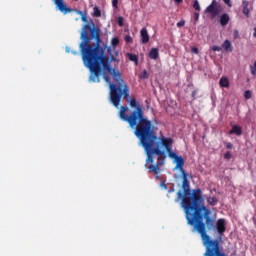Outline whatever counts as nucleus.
<instances>
[{"instance_id":"23","label":"nucleus","mask_w":256,"mask_h":256,"mask_svg":"<svg viewBox=\"0 0 256 256\" xmlns=\"http://www.w3.org/2000/svg\"><path fill=\"white\" fill-rule=\"evenodd\" d=\"M193 9H195V11H201V5H199V0L194 1Z\"/></svg>"},{"instance_id":"12","label":"nucleus","mask_w":256,"mask_h":256,"mask_svg":"<svg viewBox=\"0 0 256 256\" xmlns=\"http://www.w3.org/2000/svg\"><path fill=\"white\" fill-rule=\"evenodd\" d=\"M242 13L245 17L249 18V1H242Z\"/></svg>"},{"instance_id":"20","label":"nucleus","mask_w":256,"mask_h":256,"mask_svg":"<svg viewBox=\"0 0 256 256\" xmlns=\"http://www.w3.org/2000/svg\"><path fill=\"white\" fill-rule=\"evenodd\" d=\"M104 81H106V83H108L109 85V89H111V85H117V81H115V83H111V77L110 76H107V75H104Z\"/></svg>"},{"instance_id":"15","label":"nucleus","mask_w":256,"mask_h":256,"mask_svg":"<svg viewBox=\"0 0 256 256\" xmlns=\"http://www.w3.org/2000/svg\"><path fill=\"white\" fill-rule=\"evenodd\" d=\"M107 51L110 54L111 61L119 63V60L117 59V55H119V52L115 51L114 53H111V47H108Z\"/></svg>"},{"instance_id":"22","label":"nucleus","mask_w":256,"mask_h":256,"mask_svg":"<svg viewBox=\"0 0 256 256\" xmlns=\"http://www.w3.org/2000/svg\"><path fill=\"white\" fill-rule=\"evenodd\" d=\"M250 72L253 77H256V61L253 63V65H250Z\"/></svg>"},{"instance_id":"28","label":"nucleus","mask_w":256,"mask_h":256,"mask_svg":"<svg viewBox=\"0 0 256 256\" xmlns=\"http://www.w3.org/2000/svg\"><path fill=\"white\" fill-rule=\"evenodd\" d=\"M119 5V0H112V7H114V9H118Z\"/></svg>"},{"instance_id":"11","label":"nucleus","mask_w":256,"mask_h":256,"mask_svg":"<svg viewBox=\"0 0 256 256\" xmlns=\"http://www.w3.org/2000/svg\"><path fill=\"white\" fill-rule=\"evenodd\" d=\"M231 18H229V14L224 13L220 16V25H222V27H227V25H229V21Z\"/></svg>"},{"instance_id":"39","label":"nucleus","mask_w":256,"mask_h":256,"mask_svg":"<svg viewBox=\"0 0 256 256\" xmlns=\"http://www.w3.org/2000/svg\"><path fill=\"white\" fill-rule=\"evenodd\" d=\"M175 192V188H171L169 191H168V193H174Z\"/></svg>"},{"instance_id":"3","label":"nucleus","mask_w":256,"mask_h":256,"mask_svg":"<svg viewBox=\"0 0 256 256\" xmlns=\"http://www.w3.org/2000/svg\"><path fill=\"white\" fill-rule=\"evenodd\" d=\"M139 141L147 155L146 163H150L148 166V173H154V175H156L155 179H159V173H161L160 167L165 165L167 153L168 157L174 159V161L179 157L177 153L173 152V139L157 137L155 129L151 130ZM163 147L166 149V152L165 150H162Z\"/></svg>"},{"instance_id":"35","label":"nucleus","mask_w":256,"mask_h":256,"mask_svg":"<svg viewBox=\"0 0 256 256\" xmlns=\"http://www.w3.org/2000/svg\"><path fill=\"white\" fill-rule=\"evenodd\" d=\"M226 149H233V145L231 144V142H228L226 144Z\"/></svg>"},{"instance_id":"10","label":"nucleus","mask_w":256,"mask_h":256,"mask_svg":"<svg viewBox=\"0 0 256 256\" xmlns=\"http://www.w3.org/2000/svg\"><path fill=\"white\" fill-rule=\"evenodd\" d=\"M230 135H237L238 137L243 135V129L239 125L232 126V129L229 131Z\"/></svg>"},{"instance_id":"6","label":"nucleus","mask_w":256,"mask_h":256,"mask_svg":"<svg viewBox=\"0 0 256 256\" xmlns=\"http://www.w3.org/2000/svg\"><path fill=\"white\" fill-rule=\"evenodd\" d=\"M205 13L212 14V17H217L221 13V5L217 0H213L212 3L206 8Z\"/></svg>"},{"instance_id":"41","label":"nucleus","mask_w":256,"mask_h":256,"mask_svg":"<svg viewBox=\"0 0 256 256\" xmlns=\"http://www.w3.org/2000/svg\"><path fill=\"white\" fill-rule=\"evenodd\" d=\"M72 55H79V52H77V51H72Z\"/></svg>"},{"instance_id":"2","label":"nucleus","mask_w":256,"mask_h":256,"mask_svg":"<svg viewBox=\"0 0 256 256\" xmlns=\"http://www.w3.org/2000/svg\"><path fill=\"white\" fill-rule=\"evenodd\" d=\"M182 175V189L177 192L175 203L181 201V207L184 209L186 220L188 225L194 227V231H197L199 235H202V239L205 244L217 247V241H209V236L205 233V225L208 229H213L215 226V219L210 218L211 210H209L203 203V194L200 188L194 189L191 192V185L189 183L188 175L186 172L181 173Z\"/></svg>"},{"instance_id":"31","label":"nucleus","mask_w":256,"mask_h":256,"mask_svg":"<svg viewBox=\"0 0 256 256\" xmlns=\"http://www.w3.org/2000/svg\"><path fill=\"white\" fill-rule=\"evenodd\" d=\"M212 51H221V47H219V46H212Z\"/></svg>"},{"instance_id":"43","label":"nucleus","mask_w":256,"mask_h":256,"mask_svg":"<svg viewBox=\"0 0 256 256\" xmlns=\"http://www.w3.org/2000/svg\"><path fill=\"white\" fill-rule=\"evenodd\" d=\"M252 221H253L254 225H256V218L255 217L252 218Z\"/></svg>"},{"instance_id":"26","label":"nucleus","mask_w":256,"mask_h":256,"mask_svg":"<svg viewBox=\"0 0 256 256\" xmlns=\"http://www.w3.org/2000/svg\"><path fill=\"white\" fill-rule=\"evenodd\" d=\"M124 18L123 17H118V19H117V23H118V25H119V27H123V25H125V23H124Z\"/></svg>"},{"instance_id":"8","label":"nucleus","mask_w":256,"mask_h":256,"mask_svg":"<svg viewBox=\"0 0 256 256\" xmlns=\"http://www.w3.org/2000/svg\"><path fill=\"white\" fill-rule=\"evenodd\" d=\"M176 166L175 169H178L180 173H185V160L183 159V156H178L175 160Z\"/></svg>"},{"instance_id":"27","label":"nucleus","mask_w":256,"mask_h":256,"mask_svg":"<svg viewBox=\"0 0 256 256\" xmlns=\"http://www.w3.org/2000/svg\"><path fill=\"white\" fill-rule=\"evenodd\" d=\"M125 43H133V38L130 35L124 37Z\"/></svg>"},{"instance_id":"37","label":"nucleus","mask_w":256,"mask_h":256,"mask_svg":"<svg viewBox=\"0 0 256 256\" xmlns=\"http://www.w3.org/2000/svg\"><path fill=\"white\" fill-rule=\"evenodd\" d=\"M196 96H197V90H193V92H192V98H193V99H196Z\"/></svg>"},{"instance_id":"4","label":"nucleus","mask_w":256,"mask_h":256,"mask_svg":"<svg viewBox=\"0 0 256 256\" xmlns=\"http://www.w3.org/2000/svg\"><path fill=\"white\" fill-rule=\"evenodd\" d=\"M77 13L78 15H81V21L87 23L82 26L80 34V39L82 41L80 42L79 47L83 63L85 67L91 71L89 57H92L96 51L100 53L102 52L103 57L108 56L105 55V48L101 46V28L95 25L93 19L89 18V20H87V13L83 11H78Z\"/></svg>"},{"instance_id":"1","label":"nucleus","mask_w":256,"mask_h":256,"mask_svg":"<svg viewBox=\"0 0 256 256\" xmlns=\"http://www.w3.org/2000/svg\"><path fill=\"white\" fill-rule=\"evenodd\" d=\"M88 65L90 67L91 74L89 80L91 83H99V77H101L103 69L112 75L113 80L118 83L110 85V103L116 109H119L121 99H125L130 107L134 109L127 114L129 107L121 106L119 117L122 121L128 123L131 129H135L134 134L137 139L141 140L145 135L151 133L155 129V126L145 117V112H143V108L137 99L135 97L129 98V85L121 79V72L119 70L111 68L109 57L103 56V52L97 50L92 56H88Z\"/></svg>"},{"instance_id":"30","label":"nucleus","mask_w":256,"mask_h":256,"mask_svg":"<svg viewBox=\"0 0 256 256\" xmlns=\"http://www.w3.org/2000/svg\"><path fill=\"white\" fill-rule=\"evenodd\" d=\"M176 25H177V27H185V20H181Z\"/></svg>"},{"instance_id":"19","label":"nucleus","mask_w":256,"mask_h":256,"mask_svg":"<svg viewBox=\"0 0 256 256\" xmlns=\"http://www.w3.org/2000/svg\"><path fill=\"white\" fill-rule=\"evenodd\" d=\"M92 17H101V9L99 7L95 6L93 8Z\"/></svg>"},{"instance_id":"25","label":"nucleus","mask_w":256,"mask_h":256,"mask_svg":"<svg viewBox=\"0 0 256 256\" xmlns=\"http://www.w3.org/2000/svg\"><path fill=\"white\" fill-rule=\"evenodd\" d=\"M251 97H252L251 90H246V91L244 92V98L247 99V100H249V99H251Z\"/></svg>"},{"instance_id":"9","label":"nucleus","mask_w":256,"mask_h":256,"mask_svg":"<svg viewBox=\"0 0 256 256\" xmlns=\"http://www.w3.org/2000/svg\"><path fill=\"white\" fill-rule=\"evenodd\" d=\"M140 37H141V43H143V45H146V43L149 41V32L147 31V28L141 29Z\"/></svg>"},{"instance_id":"13","label":"nucleus","mask_w":256,"mask_h":256,"mask_svg":"<svg viewBox=\"0 0 256 256\" xmlns=\"http://www.w3.org/2000/svg\"><path fill=\"white\" fill-rule=\"evenodd\" d=\"M149 58L157 60L159 58V49L152 48L149 52Z\"/></svg>"},{"instance_id":"24","label":"nucleus","mask_w":256,"mask_h":256,"mask_svg":"<svg viewBox=\"0 0 256 256\" xmlns=\"http://www.w3.org/2000/svg\"><path fill=\"white\" fill-rule=\"evenodd\" d=\"M141 79H149V73H147V70H144L140 74Z\"/></svg>"},{"instance_id":"36","label":"nucleus","mask_w":256,"mask_h":256,"mask_svg":"<svg viewBox=\"0 0 256 256\" xmlns=\"http://www.w3.org/2000/svg\"><path fill=\"white\" fill-rule=\"evenodd\" d=\"M223 2L228 5V7H231V0H223Z\"/></svg>"},{"instance_id":"18","label":"nucleus","mask_w":256,"mask_h":256,"mask_svg":"<svg viewBox=\"0 0 256 256\" xmlns=\"http://www.w3.org/2000/svg\"><path fill=\"white\" fill-rule=\"evenodd\" d=\"M207 201L209 205H211L212 207H215V205H217L219 200H217V197H209Z\"/></svg>"},{"instance_id":"21","label":"nucleus","mask_w":256,"mask_h":256,"mask_svg":"<svg viewBox=\"0 0 256 256\" xmlns=\"http://www.w3.org/2000/svg\"><path fill=\"white\" fill-rule=\"evenodd\" d=\"M111 45L113 47V50L115 51V49L117 48V45H119V38L117 37L112 38Z\"/></svg>"},{"instance_id":"42","label":"nucleus","mask_w":256,"mask_h":256,"mask_svg":"<svg viewBox=\"0 0 256 256\" xmlns=\"http://www.w3.org/2000/svg\"><path fill=\"white\" fill-rule=\"evenodd\" d=\"M253 37H255V39H256V27L254 28Z\"/></svg>"},{"instance_id":"7","label":"nucleus","mask_w":256,"mask_h":256,"mask_svg":"<svg viewBox=\"0 0 256 256\" xmlns=\"http://www.w3.org/2000/svg\"><path fill=\"white\" fill-rule=\"evenodd\" d=\"M56 7L59 9V11H61V13H63L64 15H67V13H71V11H73V9L67 7V4L65 2H63V0H53Z\"/></svg>"},{"instance_id":"16","label":"nucleus","mask_w":256,"mask_h":256,"mask_svg":"<svg viewBox=\"0 0 256 256\" xmlns=\"http://www.w3.org/2000/svg\"><path fill=\"white\" fill-rule=\"evenodd\" d=\"M127 57L130 61H133V63H135V65H139V57L137 55L128 53Z\"/></svg>"},{"instance_id":"34","label":"nucleus","mask_w":256,"mask_h":256,"mask_svg":"<svg viewBox=\"0 0 256 256\" xmlns=\"http://www.w3.org/2000/svg\"><path fill=\"white\" fill-rule=\"evenodd\" d=\"M239 38V31L235 30L234 31V39H238Z\"/></svg>"},{"instance_id":"29","label":"nucleus","mask_w":256,"mask_h":256,"mask_svg":"<svg viewBox=\"0 0 256 256\" xmlns=\"http://www.w3.org/2000/svg\"><path fill=\"white\" fill-rule=\"evenodd\" d=\"M191 52L194 53L195 55H199V49L197 47H192Z\"/></svg>"},{"instance_id":"17","label":"nucleus","mask_w":256,"mask_h":256,"mask_svg":"<svg viewBox=\"0 0 256 256\" xmlns=\"http://www.w3.org/2000/svg\"><path fill=\"white\" fill-rule=\"evenodd\" d=\"M219 85L220 87H229V79H227V77H222L220 80H219Z\"/></svg>"},{"instance_id":"40","label":"nucleus","mask_w":256,"mask_h":256,"mask_svg":"<svg viewBox=\"0 0 256 256\" xmlns=\"http://www.w3.org/2000/svg\"><path fill=\"white\" fill-rule=\"evenodd\" d=\"M174 1H175V3H178V4L183 3V0H174Z\"/></svg>"},{"instance_id":"33","label":"nucleus","mask_w":256,"mask_h":256,"mask_svg":"<svg viewBox=\"0 0 256 256\" xmlns=\"http://www.w3.org/2000/svg\"><path fill=\"white\" fill-rule=\"evenodd\" d=\"M194 19L195 21H199V12L194 13Z\"/></svg>"},{"instance_id":"5","label":"nucleus","mask_w":256,"mask_h":256,"mask_svg":"<svg viewBox=\"0 0 256 256\" xmlns=\"http://www.w3.org/2000/svg\"><path fill=\"white\" fill-rule=\"evenodd\" d=\"M209 218L214 219V227L209 229V226L205 225L204 231L207 237H209V241H216L217 244L216 246L209 245V243L205 244V240H203V235L200 234L202 243L206 249L204 256H226L225 253L221 252V247L219 244L221 241V237H223L225 231H227L225 219L220 218L216 222L215 218L211 217V211L209 214Z\"/></svg>"},{"instance_id":"14","label":"nucleus","mask_w":256,"mask_h":256,"mask_svg":"<svg viewBox=\"0 0 256 256\" xmlns=\"http://www.w3.org/2000/svg\"><path fill=\"white\" fill-rule=\"evenodd\" d=\"M222 48L224 51H229L230 53L233 51V47L231 46V41L225 40L222 44Z\"/></svg>"},{"instance_id":"38","label":"nucleus","mask_w":256,"mask_h":256,"mask_svg":"<svg viewBox=\"0 0 256 256\" xmlns=\"http://www.w3.org/2000/svg\"><path fill=\"white\" fill-rule=\"evenodd\" d=\"M161 187L167 189V184H165V182H162V183H161Z\"/></svg>"},{"instance_id":"32","label":"nucleus","mask_w":256,"mask_h":256,"mask_svg":"<svg viewBox=\"0 0 256 256\" xmlns=\"http://www.w3.org/2000/svg\"><path fill=\"white\" fill-rule=\"evenodd\" d=\"M224 157H225L226 159H231V152H226V153L224 154Z\"/></svg>"}]
</instances>
